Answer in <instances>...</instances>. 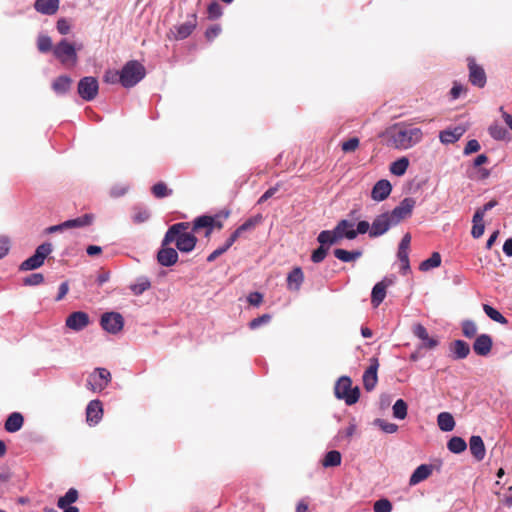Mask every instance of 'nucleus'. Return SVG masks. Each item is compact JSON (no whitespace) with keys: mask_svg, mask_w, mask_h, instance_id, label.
Instances as JSON below:
<instances>
[{"mask_svg":"<svg viewBox=\"0 0 512 512\" xmlns=\"http://www.w3.org/2000/svg\"><path fill=\"white\" fill-rule=\"evenodd\" d=\"M480 150V144L476 139L469 140L464 148V154L469 155L471 153L478 152Z\"/></svg>","mask_w":512,"mask_h":512,"instance_id":"338daca9","label":"nucleus"},{"mask_svg":"<svg viewBox=\"0 0 512 512\" xmlns=\"http://www.w3.org/2000/svg\"><path fill=\"white\" fill-rule=\"evenodd\" d=\"M44 282V276L41 273H33L23 279L26 286H37Z\"/></svg>","mask_w":512,"mask_h":512,"instance_id":"6e6d98bb","label":"nucleus"},{"mask_svg":"<svg viewBox=\"0 0 512 512\" xmlns=\"http://www.w3.org/2000/svg\"><path fill=\"white\" fill-rule=\"evenodd\" d=\"M375 424L380 427V429L385 433H395L398 430V425L394 423L387 422L382 419H376Z\"/></svg>","mask_w":512,"mask_h":512,"instance_id":"4d7b16f0","label":"nucleus"},{"mask_svg":"<svg viewBox=\"0 0 512 512\" xmlns=\"http://www.w3.org/2000/svg\"><path fill=\"white\" fill-rule=\"evenodd\" d=\"M342 456L341 453L337 450H331L326 453L322 460V465L325 468L328 467H337L341 464Z\"/></svg>","mask_w":512,"mask_h":512,"instance_id":"f704fd0d","label":"nucleus"},{"mask_svg":"<svg viewBox=\"0 0 512 512\" xmlns=\"http://www.w3.org/2000/svg\"><path fill=\"white\" fill-rule=\"evenodd\" d=\"M433 472V466L428 464H422L418 466L409 479V485L414 486L418 483L426 480Z\"/></svg>","mask_w":512,"mask_h":512,"instance_id":"b1692460","label":"nucleus"},{"mask_svg":"<svg viewBox=\"0 0 512 512\" xmlns=\"http://www.w3.org/2000/svg\"><path fill=\"white\" fill-rule=\"evenodd\" d=\"M150 217V213L148 210L143 208H135V212L133 214V222L140 224L147 221Z\"/></svg>","mask_w":512,"mask_h":512,"instance_id":"052dcab7","label":"nucleus"},{"mask_svg":"<svg viewBox=\"0 0 512 512\" xmlns=\"http://www.w3.org/2000/svg\"><path fill=\"white\" fill-rule=\"evenodd\" d=\"M391 191V183L386 179H382L377 181L376 184L373 186L371 191V197L375 201H383L390 195Z\"/></svg>","mask_w":512,"mask_h":512,"instance_id":"412c9836","label":"nucleus"},{"mask_svg":"<svg viewBox=\"0 0 512 512\" xmlns=\"http://www.w3.org/2000/svg\"><path fill=\"white\" fill-rule=\"evenodd\" d=\"M437 424L439 428L444 432H450L455 427V420L451 413L441 412L437 416Z\"/></svg>","mask_w":512,"mask_h":512,"instance_id":"c756f323","label":"nucleus"},{"mask_svg":"<svg viewBox=\"0 0 512 512\" xmlns=\"http://www.w3.org/2000/svg\"><path fill=\"white\" fill-rule=\"evenodd\" d=\"M71 84L72 79L69 76L63 75L54 80L52 88L57 94H64L69 91Z\"/></svg>","mask_w":512,"mask_h":512,"instance_id":"2f4dec72","label":"nucleus"},{"mask_svg":"<svg viewBox=\"0 0 512 512\" xmlns=\"http://www.w3.org/2000/svg\"><path fill=\"white\" fill-rule=\"evenodd\" d=\"M78 94L85 101H92L96 98L99 90V84L95 77H83L78 83Z\"/></svg>","mask_w":512,"mask_h":512,"instance_id":"1a4fd4ad","label":"nucleus"},{"mask_svg":"<svg viewBox=\"0 0 512 512\" xmlns=\"http://www.w3.org/2000/svg\"><path fill=\"white\" fill-rule=\"evenodd\" d=\"M469 448L473 457L477 461H481L484 459L486 454V449L484 442L480 436L473 435L469 440Z\"/></svg>","mask_w":512,"mask_h":512,"instance_id":"393cba45","label":"nucleus"},{"mask_svg":"<svg viewBox=\"0 0 512 512\" xmlns=\"http://www.w3.org/2000/svg\"><path fill=\"white\" fill-rule=\"evenodd\" d=\"M391 145L399 150H407L418 144L423 138V132L420 128L405 125L403 123L395 124L388 132Z\"/></svg>","mask_w":512,"mask_h":512,"instance_id":"f03ea898","label":"nucleus"},{"mask_svg":"<svg viewBox=\"0 0 512 512\" xmlns=\"http://www.w3.org/2000/svg\"><path fill=\"white\" fill-rule=\"evenodd\" d=\"M152 194L158 198H164L172 194V190L167 187L164 182H158L154 184L151 188Z\"/></svg>","mask_w":512,"mask_h":512,"instance_id":"37998d69","label":"nucleus"},{"mask_svg":"<svg viewBox=\"0 0 512 512\" xmlns=\"http://www.w3.org/2000/svg\"><path fill=\"white\" fill-rule=\"evenodd\" d=\"M394 224L386 213L378 215L372 222L369 236L371 238L379 237L385 234Z\"/></svg>","mask_w":512,"mask_h":512,"instance_id":"4468645a","label":"nucleus"},{"mask_svg":"<svg viewBox=\"0 0 512 512\" xmlns=\"http://www.w3.org/2000/svg\"><path fill=\"white\" fill-rule=\"evenodd\" d=\"M103 408L99 400H92L86 408V421L90 426L96 425L102 419Z\"/></svg>","mask_w":512,"mask_h":512,"instance_id":"6ab92c4d","label":"nucleus"},{"mask_svg":"<svg viewBox=\"0 0 512 512\" xmlns=\"http://www.w3.org/2000/svg\"><path fill=\"white\" fill-rule=\"evenodd\" d=\"M78 491L75 488H70L66 494L58 499L57 506L59 508H66L78 499Z\"/></svg>","mask_w":512,"mask_h":512,"instance_id":"4c0bfd02","label":"nucleus"},{"mask_svg":"<svg viewBox=\"0 0 512 512\" xmlns=\"http://www.w3.org/2000/svg\"><path fill=\"white\" fill-rule=\"evenodd\" d=\"M53 55L61 64L67 67L75 66L78 61L76 48L67 39H62L54 46Z\"/></svg>","mask_w":512,"mask_h":512,"instance_id":"39448f33","label":"nucleus"},{"mask_svg":"<svg viewBox=\"0 0 512 512\" xmlns=\"http://www.w3.org/2000/svg\"><path fill=\"white\" fill-rule=\"evenodd\" d=\"M248 302L252 306H259L263 302V295L259 292H252L247 298Z\"/></svg>","mask_w":512,"mask_h":512,"instance_id":"774afa93","label":"nucleus"},{"mask_svg":"<svg viewBox=\"0 0 512 512\" xmlns=\"http://www.w3.org/2000/svg\"><path fill=\"white\" fill-rule=\"evenodd\" d=\"M359 144V138L352 137L341 143V149L345 153H351L354 152L359 147Z\"/></svg>","mask_w":512,"mask_h":512,"instance_id":"864d4df0","label":"nucleus"},{"mask_svg":"<svg viewBox=\"0 0 512 512\" xmlns=\"http://www.w3.org/2000/svg\"><path fill=\"white\" fill-rule=\"evenodd\" d=\"M191 223L179 222L171 225L165 233L164 245H170L175 242L179 251L189 253L196 247L197 237L192 232H188Z\"/></svg>","mask_w":512,"mask_h":512,"instance_id":"f257e3e1","label":"nucleus"},{"mask_svg":"<svg viewBox=\"0 0 512 512\" xmlns=\"http://www.w3.org/2000/svg\"><path fill=\"white\" fill-rule=\"evenodd\" d=\"M488 131L491 137L495 140H505L508 135L506 128L499 124L491 125Z\"/></svg>","mask_w":512,"mask_h":512,"instance_id":"c03bdc74","label":"nucleus"},{"mask_svg":"<svg viewBox=\"0 0 512 512\" xmlns=\"http://www.w3.org/2000/svg\"><path fill=\"white\" fill-rule=\"evenodd\" d=\"M129 187L124 184L113 185L109 190V195L112 198H119L124 196L128 192Z\"/></svg>","mask_w":512,"mask_h":512,"instance_id":"bf43d9fd","label":"nucleus"},{"mask_svg":"<svg viewBox=\"0 0 512 512\" xmlns=\"http://www.w3.org/2000/svg\"><path fill=\"white\" fill-rule=\"evenodd\" d=\"M60 5V0H36L34 8L37 12L44 15H54Z\"/></svg>","mask_w":512,"mask_h":512,"instance_id":"5701e85b","label":"nucleus"},{"mask_svg":"<svg viewBox=\"0 0 512 512\" xmlns=\"http://www.w3.org/2000/svg\"><path fill=\"white\" fill-rule=\"evenodd\" d=\"M347 226L344 222H338L333 230H323L319 233L317 237V241L320 244H326L328 247L331 245L339 243L342 239L341 230L343 227Z\"/></svg>","mask_w":512,"mask_h":512,"instance_id":"f8f14e48","label":"nucleus"},{"mask_svg":"<svg viewBox=\"0 0 512 512\" xmlns=\"http://www.w3.org/2000/svg\"><path fill=\"white\" fill-rule=\"evenodd\" d=\"M111 381V373L105 368H96L88 377L87 387L92 391H102Z\"/></svg>","mask_w":512,"mask_h":512,"instance_id":"6e6552de","label":"nucleus"},{"mask_svg":"<svg viewBox=\"0 0 512 512\" xmlns=\"http://www.w3.org/2000/svg\"><path fill=\"white\" fill-rule=\"evenodd\" d=\"M157 261L160 265L170 267L177 263L178 253L174 248L169 245H164V239L161 242V248L157 253Z\"/></svg>","mask_w":512,"mask_h":512,"instance_id":"2eb2a0df","label":"nucleus"},{"mask_svg":"<svg viewBox=\"0 0 512 512\" xmlns=\"http://www.w3.org/2000/svg\"><path fill=\"white\" fill-rule=\"evenodd\" d=\"M397 257L401 263V273L406 275L410 271L409 251H398Z\"/></svg>","mask_w":512,"mask_h":512,"instance_id":"3c124183","label":"nucleus"},{"mask_svg":"<svg viewBox=\"0 0 512 512\" xmlns=\"http://www.w3.org/2000/svg\"><path fill=\"white\" fill-rule=\"evenodd\" d=\"M304 281V274L300 267H295L287 276V287L289 290L299 291Z\"/></svg>","mask_w":512,"mask_h":512,"instance_id":"bb28decb","label":"nucleus"},{"mask_svg":"<svg viewBox=\"0 0 512 512\" xmlns=\"http://www.w3.org/2000/svg\"><path fill=\"white\" fill-rule=\"evenodd\" d=\"M329 247L326 244H320V246L312 252L311 260L314 263H320L322 262L327 253H328Z\"/></svg>","mask_w":512,"mask_h":512,"instance_id":"de8ad7c7","label":"nucleus"},{"mask_svg":"<svg viewBox=\"0 0 512 512\" xmlns=\"http://www.w3.org/2000/svg\"><path fill=\"white\" fill-rule=\"evenodd\" d=\"M469 70V82L478 88H483L487 82V76L484 68L478 65L473 57L467 59Z\"/></svg>","mask_w":512,"mask_h":512,"instance_id":"9b49d317","label":"nucleus"},{"mask_svg":"<svg viewBox=\"0 0 512 512\" xmlns=\"http://www.w3.org/2000/svg\"><path fill=\"white\" fill-rule=\"evenodd\" d=\"M333 253L337 259L343 262H353L362 256V251L360 250L347 251L342 248L335 249Z\"/></svg>","mask_w":512,"mask_h":512,"instance_id":"7c9ffc66","label":"nucleus"},{"mask_svg":"<svg viewBox=\"0 0 512 512\" xmlns=\"http://www.w3.org/2000/svg\"><path fill=\"white\" fill-rule=\"evenodd\" d=\"M101 327L111 334H117L123 329L124 318L118 312H106L100 319Z\"/></svg>","mask_w":512,"mask_h":512,"instance_id":"9d476101","label":"nucleus"},{"mask_svg":"<svg viewBox=\"0 0 512 512\" xmlns=\"http://www.w3.org/2000/svg\"><path fill=\"white\" fill-rule=\"evenodd\" d=\"M104 82L108 84L121 83V74L120 71L116 70H108L105 72L103 76Z\"/></svg>","mask_w":512,"mask_h":512,"instance_id":"680f3d73","label":"nucleus"},{"mask_svg":"<svg viewBox=\"0 0 512 512\" xmlns=\"http://www.w3.org/2000/svg\"><path fill=\"white\" fill-rule=\"evenodd\" d=\"M413 334L422 340V346L426 349H434L438 345L436 338L430 337L426 328L422 324H416L413 327Z\"/></svg>","mask_w":512,"mask_h":512,"instance_id":"4be33fe9","label":"nucleus"},{"mask_svg":"<svg viewBox=\"0 0 512 512\" xmlns=\"http://www.w3.org/2000/svg\"><path fill=\"white\" fill-rule=\"evenodd\" d=\"M92 220V215L85 214L81 217L65 221L64 226L65 228L84 227L90 225L92 223Z\"/></svg>","mask_w":512,"mask_h":512,"instance_id":"58836bf2","label":"nucleus"},{"mask_svg":"<svg viewBox=\"0 0 512 512\" xmlns=\"http://www.w3.org/2000/svg\"><path fill=\"white\" fill-rule=\"evenodd\" d=\"M197 26V15L196 13H192L188 16V19L177 26H174V30L172 32L174 33V38L176 40H183L189 37L192 32L195 30Z\"/></svg>","mask_w":512,"mask_h":512,"instance_id":"ddd939ff","label":"nucleus"},{"mask_svg":"<svg viewBox=\"0 0 512 512\" xmlns=\"http://www.w3.org/2000/svg\"><path fill=\"white\" fill-rule=\"evenodd\" d=\"M23 423H24V418H23L22 414L19 412H13L6 419L4 428L7 432L14 433L22 428Z\"/></svg>","mask_w":512,"mask_h":512,"instance_id":"c85d7f7f","label":"nucleus"},{"mask_svg":"<svg viewBox=\"0 0 512 512\" xmlns=\"http://www.w3.org/2000/svg\"><path fill=\"white\" fill-rule=\"evenodd\" d=\"M379 367L378 359L373 357L370 359V366L363 374V385L366 391H372L378 381L377 370Z\"/></svg>","mask_w":512,"mask_h":512,"instance_id":"f3484780","label":"nucleus"},{"mask_svg":"<svg viewBox=\"0 0 512 512\" xmlns=\"http://www.w3.org/2000/svg\"><path fill=\"white\" fill-rule=\"evenodd\" d=\"M121 85L131 88L140 82L146 74L145 67L136 60L128 61L120 71Z\"/></svg>","mask_w":512,"mask_h":512,"instance_id":"7ed1b4c3","label":"nucleus"},{"mask_svg":"<svg viewBox=\"0 0 512 512\" xmlns=\"http://www.w3.org/2000/svg\"><path fill=\"white\" fill-rule=\"evenodd\" d=\"M477 325L471 320H465L462 323V333L467 338H473L477 334Z\"/></svg>","mask_w":512,"mask_h":512,"instance_id":"49530a36","label":"nucleus"},{"mask_svg":"<svg viewBox=\"0 0 512 512\" xmlns=\"http://www.w3.org/2000/svg\"><path fill=\"white\" fill-rule=\"evenodd\" d=\"M262 222V215L258 214L256 216H253L249 219H247L243 224H241L238 228L242 232H246L249 230L254 229L257 225H259Z\"/></svg>","mask_w":512,"mask_h":512,"instance_id":"09e8293b","label":"nucleus"},{"mask_svg":"<svg viewBox=\"0 0 512 512\" xmlns=\"http://www.w3.org/2000/svg\"><path fill=\"white\" fill-rule=\"evenodd\" d=\"M271 320V315L269 314H263L262 316H259L257 318H254L250 321L249 327L250 329H256L260 327L262 324H266Z\"/></svg>","mask_w":512,"mask_h":512,"instance_id":"69168bd1","label":"nucleus"},{"mask_svg":"<svg viewBox=\"0 0 512 512\" xmlns=\"http://www.w3.org/2000/svg\"><path fill=\"white\" fill-rule=\"evenodd\" d=\"M392 508V503L386 498L377 500L373 506L374 512H391Z\"/></svg>","mask_w":512,"mask_h":512,"instance_id":"5fc2aeb1","label":"nucleus"},{"mask_svg":"<svg viewBox=\"0 0 512 512\" xmlns=\"http://www.w3.org/2000/svg\"><path fill=\"white\" fill-rule=\"evenodd\" d=\"M464 133L465 129L461 126H458L453 129L441 131L439 134V139L444 144H452L458 141Z\"/></svg>","mask_w":512,"mask_h":512,"instance_id":"cd10ccee","label":"nucleus"},{"mask_svg":"<svg viewBox=\"0 0 512 512\" xmlns=\"http://www.w3.org/2000/svg\"><path fill=\"white\" fill-rule=\"evenodd\" d=\"M415 204V199L411 197L404 198L398 206H396L392 211L386 212V214L394 226H396L401 221L411 216Z\"/></svg>","mask_w":512,"mask_h":512,"instance_id":"0eeeda50","label":"nucleus"},{"mask_svg":"<svg viewBox=\"0 0 512 512\" xmlns=\"http://www.w3.org/2000/svg\"><path fill=\"white\" fill-rule=\"evenodd\" d=\"M483 219H484V217H481V219L478 221L476 219V214L474 213V216L472 219L473 226H472L471 234L476 239L480 238L484 233L485 226L483 223Z\"/></svg>","mask_w":512,"mask_h":512,"instance_id":"8fccbe9b","label":"nucleus"},{"mask_svg":"<svg viewBox=\"0 0 512 512\" xmlns=\"http://www.w3.org/2000/svg\"><path fill=\"white\" fill-rule=\"evenodd\" d=\"M392 284V279L384 278L374 285L371 293V303L373 307H378L383 302L386 297V289Z\"/></svg>","mask_w":512,"mask_h":512,"instance_id":"a211bd4d","label":"nucleus"},{"mask_svg":"<svg viewBox=\"0 0 512 512\" xmlns=\"http://www.w3.org/2000/svg\"><path fill=\"white\" fill-rule=\"evenodd\" d=\"M37 48L42 53L53 51L51 38L47 35H40L37 39Z\"/></svg>","mask_w":512,"mask_h":512,"instance_id":"a18cd8bd","label":"nucleus"},{"mask_svg":"<svg viewBox=\"0 0 512 512\" xmlns=\"http://www.w3.org/2000/svg\"><path fill=\"white\" fill-rule=\"evenodd\" d=\"M56 28L61 35H67L71 30L70 21L66 18H60L57 21Z\"/></svg>","mask_w":512,"mask_h":512,"instance_id":"0e129e2a","label":"nucleus"},{"mask_svg":"<svg viewBox=\"0 0 512 512\" xmlns=\"http://www.w3.org/2000/svg\"><path fill=\"white\" fill-rule=\"evenodd\" d=\"M151 283L147 277H141L136 283L130 285V290L134 295H141L146 290L150 289Z\"/></svg>","mask_w":512,"mask_h":512,"instance_id":"ea45409f","label":"nucleus"},{"mask_svg":"<svg viewBox=\"0 0 512 512\" xmlns=\"http://www.w3.org/2000/svg\"><path fill=\"white\" fill-rule=\"evenodd\" d=\"M208 18L209 19H217L222 15V8L219 3L213 1L209 4L207 8Z\"/></svg>","mask_w":512,"mask_h":512,"instance_id":"13d9d810","label":"nucleus"},{"mask_svg":"<svg viewBox=\"0 0 512 512\" xmlns=\"http://www.w3.org/2000/svg\"><path fill=\"white\" fill-rule=\"evenodd\" d=\"M52 250L53 249L51 243L46 242L39 245L36 248L35 253L20 264L19 269L21 271H29L41 267L44 264L46 257L52 252Z\"/></svg>","mask_w":512,"mask_h":512,"instance_id":"423d86ee","label":"nucleus"},{"mask_svg":"<svg viewBox=\"0 0 512 512\" xmlns=\"http://www.w3.org/2000/svg\"><path fill=\"white\" fill-rule=\"evenodd\" d=\"M407 403L403 399H398L393 405V416L397 419H405L407 416Z\"/></svg>","mask_w":512,"mask_h":512,"instance_id":"79ce46f5","label":"nucleus"},{"mask_svg":"<svg viewBox=\"0 0 512 512\" xmlns=\"http://www.w3.org/2000/svg\"><path fill=\"white\" fill-rule=\"evenodd\" d=\"M409 166V160L407 157H401L390 165V172L395 176H402L406 173Z\"/></svg>","mask_w":512,"mask_h":512,"instance_id":"72a5a7b5","label":"nucleus"},{"mask_svg":"<svg viewBox=\"0 0 512 512\" xmlns=\"http://www.w3.org/2000/svg\"><path fill=\"white\" fill-rule=\"evenodd\" d=\"M450 351L453 359H465L470 353V346L463 340H455L450 344Z\"/></svg>","mask_w":512,"mask_h":512,"instance_id":"a878e982","label":"nucleus"},{"mask_svg":"<svg viewBox=\"0 0 512 512\" xmlns=\"http://www.w3.org/2000/svg\"><path fill=\"white\" fill-rule=\"evenodd\" d=\"M498 204L497 200L495 199H492L490 200L489 202H487L483 207L481 208H478L476 211H475V214H476V219L479 221L481 219V217H484L485 213L489 210H491L492 208H494L496 205Z\"/></svg>","mask_w":512,"mask_h":512,"instance_id":"e2e57ef3","label":"nucleus"},{"mask_svg":"<svg viewBox=\"0 0 512 512\" xmlns=\"http://www.w3.org/2000/svg\"><path fill=\"white\" fill-rule=\"evenodd\" d=\"M447 448L452 453L459 454L466 450L467 444L463 438L454 436L448 441Z\"/></svg>","mask_w":512,"mask_h":512,"instance_id":"e433bc0d","label":"nucleus"},{"mask_svg":"<svg viewBox=\"0 0 512 512\" xmlns=\"http://www.w3.org/2000/svg\"><path fill=\"white\" fill-rule=\"evenodd\" d=\"M335 396L338 399L345 401L347 405L355 404L360 397V390L358 387H352V381L347 376H342L337 381L334 388Z\"/></svg>","mask_w":512,"mask_h":512,"instance_id":"20e7f679","label":"nucleus"},{"mask_svg":"<svg viewBox=\"0 0 512 512\" xmlns=\"http://www.w3.org/2000/svg\"><path fill=\"white\" fill-rule=\"evenodd\" d=\"M483 310L491 320L504 325L508 323V320L492 306L483 304Z\"/></svg>","mask_w":512,"mask_h":512,"instance_id":"a19ab883","label":"nucleus"},{"mask_svg":"<svg viewBox=\"0 0 512 512\" xmlns=\"http://www.w3.org/2000/svg\"><path fill=\"white\" fill-rule=\"evenodd\" d=\"M90 323L89 315L86 312L76 311L66 318V326L74 331H80L86 328Z\"/></svg>","mask_w":512,"mask_h":512,"instance_id":"dca6fc26","label":"nucleus"},{"mask_svg":"<svg viewBox=\"0 0 512 512\" xmlns=\"http://www.w3.org/2000/svg\"><path fill=\"white\" fill-rule=\"evenodd\" d=\"M339 222H344L347 224V226L343 227L341 230V234L343 238L353 240L357 237V232L355 231L354 224L348 220H340Z\"/></svg>","mask_w":512,"mask_h":512,"instance_id":"603ef678","label":"nucleus"},{"mask_svg":"<svg viewBox=\"0 0 512 512\" xmlns=\"http://www.w3.org/2000/svg\"><path fill=\"white\" fill-rule=\"evenodd\" d=\"M493 341L490 335L481 334L473 343V350L479 356H487L492 349Z\"/></svg>","mask_w":512,"mask_h":512,"instance_id":"aec40b11","label":"nucleus"},{"mask_svg":"<svg viewBox=\"0 0 512 512\" xmlns=\"http://www.w3.org/2000/svg\"><path fill=\"white\" fill-rule=\"evenodd\" d=\"M441 265V255L438 252H433L431 256L422 261L419 265V270L426 272L433 268L439 267Z\"/></svg>","mask_w":512,"mask_h":512,"instance_id":"c9c22d12","label":"nucleus"},{"mask_svg":"<svg viewBox=\"0 0 512 512\" xmlns=\"http://www.w3.org/2000/svg\"><path fill=\"white\" fill-rule=\"evenodd\" d=\"M215 218L208 215L199 216L194 219L192 226L193 232H198L200 229L204 228H214Z\"/></svg>","mask_w":512,"mask_h":512,"instance_id":"473e14b6","label":"nucleus"}]
</instances>
